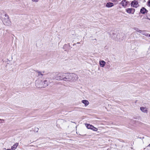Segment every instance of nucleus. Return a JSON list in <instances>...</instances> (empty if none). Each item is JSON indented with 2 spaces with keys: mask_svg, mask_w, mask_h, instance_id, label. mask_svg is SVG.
Segmentation results:
<instances>
[{
  "mask_svg": "<svg viewBox=\"0 0 150 150\" xmlns=\"http://www.w3.org/2000/svg\"><path fill=\"white\" fill-rule=\"evenodd\" d=\"M2 21L5 25H8L11 23V22L10 21L8 16L6 13H5L4 15H3L1 16Z\"/></svg>",
  "mask_w": 150,
  "mask_h": 150,
  "instance_id": "nucleus-3",
  "label": "nucleus"
},
{
  "mask_svg": "<svg viewBox=\"0 0 150 150\" xmlns=\"http://www.w3.org/2000/svg\"><path fill=\"white\" fill-rule=\"evenodd\" d=\"M148 11L144 7H142L140 10V13L143 14H144L145 13H147Z\"/></svg>",
  "mask_w": 150,
  "mask_h": 150,
  "instance_id": "nucleus-9",
  "label": "nucleus"
},
{
  "mask_svg": "<svg viewBox=\"0 0 150 150\" xmlns=\"http://www.w3.org/2000/svg\"><path fill=\"white\" fill-rule=\"evenodd\" d=\"M131 6L134 8H137L139 6L138 1L137 0L132 1L131 4Z\"/></svg>",
  "mask_w": 150,
  "mask_h": 150,
  "instance_id": "nucleus-6",
  "label": "nucleus"
},
{
  "mask_svg": "<svg viewBox=\"0 0 150 150\" xmlns=\"http://www.w3.org/2000/svg\"><path fill=\"white\" fill-rule=\"evenodd\" d=\"M39 81H36L35 86L36 87L39 88H44L48 86L50 84V82L48 79H46L44 80L43 81H41V82L40 85H38V83H39Z\"/></svg>",
  "mask_w": 150,
  "mask_h": 150,
  "instance_id": "nucleus-2",
  "label": "nucleus"
},
{
  "mask_svg": "<svg viewBox=\"0 0 150 150\" xmlns=\"http://www.w3.org/2000/svg\"><path fill=\"white\" fill-rule=\"evenodd\" d=\"M6 150H12V149H6Z\"/></svg>",
  "mask_w": 150,
  "mask_h": 150,
  "instance_id": "nucleus-25",
  "label": "nucleus"
},
{
  "mask_svg": "<svg viewBox=\"0 0 150 150\" xmlns=\"http://www.w3.org/2000/svg\"><path fill=\"white\" fill-rule=\"evenodd\" d=\"M110 67V64L108 63L107 64V68H109Z\"/></svg>",
  "mask_w": 150,
  "mask_h": 150,
  "instance_id": "nucleus-18",
  "label": "nucleus"
},
{
  "mask_svg": "<svg viewBox=\"0 0 150 150\" xmlns=\"http://www.w3.org/2000/svg\"><path fill=\"white\" fill-rule=\"evenodd\" d=\"M65 73H59L57 74L55 76L54 78L58 80H63L64 77Z\"/></svg>",
  "mask_w": 150,
  "mask_h": 150,
  "instance_id": "nucleus-4",
  "label": "nucleus"
},
{
  "mask_svg": "<svg viewBox=\"0 0 150 150\" xmlns=\"http://www.w3.org/2000/svg\"><path fill=\"white\" fill-rule=\"evenodd\" d=\"M36 81H39V83H38V85H41V81L39 80H38ZM41 84H42V83H41Z\"/></svg>",
  "mask_w": 150,
  "mask_h": 150,
  "instance_id": "nucleus-20",
  "label": "nucleus"
},
{
  "mask_svg": "<svg viewBox=\"0 0 150 150\" xmlns=\"http://www.w3.org/2000/svg\"><path fill=\"white\" fill-rule=\"evenodd\" d=\"M80 43V42H78L77 43V44H79Z\"/></svg>",
  "mask_w": 150,
  "mask_h": 150,
  "instance_id": "nucleus-27",
  "label": "nucleus"
},
{
  "mask_svg": "<svg viewBox=\"0 0 150 150\" xmlns=\"http://www.w3.org/2000/svg\"><path fill=\"white\" fill-rule=\"evenodd\" d=\"M134 29L136 31L139 32L140 33H141L142 32V30H139V29L137 28H134Z\"/></svg>",
  "mask_w": 150,
  "mask_h": 150,
  "instance_id": "nucleus-15",
  "label": "nucleus"
},
{
  "mask_svg": "<svg viewBox=\"0 0 150 150\" xmlns=\"http://www.w3.org/2000/svg\"><path fill=\"white\" fill-rule=\"evenodd\" d=\"M78 79L77 75L74 73H65L63 81H74Z\"/></svg>",
  "mask_w": 150,
  "mask_h": 150,
  "instance_id": "nucleus-1",
  "label": "nucleus"
},
{
  "mask_svg": "<svg viewBox=\"0 0 150 150\" xmlns=\"http://www.w3.org/2000/svg\"><path fill=\"white\" fill-rule=\"evenodd\" d=\"M135 9L133 8H127L126 9V11L129 13L134 14Z\"/></svg>",
  "mask_w": 150,
  "mask_h": 150,
  "instance_id": "nucleus-7",
  "label": "nucleus"
},
{
  "mask_svg": "<svg viewBox=\"0 0 150 150\" xmlns=\"http://www.w3.org/2000/svg\"><path fill=\"white\" fill-rule=\"evenodd\" d=\"M85 125L86 127L88 129H92L95 131H97L98 130V129L97 128L94 127L92 125L87 124H86Z\"/></svg>",
  "mask_w": 150,
  "mask_h": 150,
  "instance_id": "nucleus-5",
  "label": "nucleus"
},
{
  "mask_svg": "<svg viewBox=\"0 0 150 150\" xmlns=\"http://www.w3.org/2000/svg\"><path fill=\"white\" fill-rule=\"evenodd\" d=\"M0 121H4V120H2L1 119H0Z\"/></svg>",
  "mask_w": 150,
  "mask_h": 150,
  "instance_id": "nucleus-26",
  "label": "nucleus"
},
{
  "mask_svg": "<svg viewBox=\"0 0 150 150\" xmlns=\"http://www.w3.org/2000/svg\"><path fill=\"white\" fill-rule=\"evenodd\" d=\"M146 36L148 37H150V34H147L145 35Z\"/></svg>",
  "mask_w": 150,
  "mask_h": 150,
  "instance_id": "nucleus-21",
  "label": "nucleus"
},
{
  "mask_svg": "<svg viewBox=\"0 0 150 150\" xmlns=\"http://www.w3.org/2000/svg\"><path fill=\"white\" fill-rule=\"evenodd\" d=\"M145 18L150 20V18H149L147 16H146V18Z\"/></svg>",
  "mask_w": 150,
  "mask_h": 150,
  "instance_id": "nucleus-23",
  "label": "nucleus"
},
{
  "mask_svg": "<svg viewBox=\"0 0 150 150\" xmlns=\"http://www.w3.org/2000/svg\"><path fill=\"white\" fill-rule=\"evenodd\" d=\"M150 147V144H149L147 146V147Z\"/></svg>",
  "mask_w": 150,
  "mask_h": 150,
  "instance_id": "nucleus-24",
  "label": "nucleus"
},
{
  "mask_svg": "<svg viewBox=\"0 0 150 150\" xmlns=\"http://www.w3.org/2000/svg\"><path fill=\"white\" fill-rule=\"evenodd\" d=\"M18 145V143H16L13 146H12L11 149L12 150H15Z\"/></svg>",
  "mask_w": 150,
  "mask_h": 150,
  "instance_id": "nucleus-13",
  "label": "nucleus"
},
{
  "mask_svg": "<svg viewBox=\"0 0 150 150\" xmlns=\"http://www.w3.org/2000/svg\"><path fill=\"white\" fill-rule=\"evenodd\" d=\"M140 110L144 113H147L148 110L146 108L141 107L140 108Z\"/></svg>",
  "mask_w": 150,
  "mask_h": 150,
  "instance_id": "nucleus-11",
  "label": "nucleus"
},
{
  "mask_svg": "<svg viewBox=\"0 0 150 150\" xmlns=\"http://www.w3.org/2000/svg\"><path fill=\"white\" fill-rule=\"evenodd\" d=\"M106 64V62L103 60H100L99 61V64L102 67H103Z\"/></svg>",
  "mask_w": 150,
  "mask_h": 150,
  "instance_id": "nucleus-10",
  "label": "nucleus"
},
{
  "mask_svg": "<svg viewBox=\"0 0 150 150\" xmlns=\"http://www.w3.org/2000/svg\"><path fill=\"white\" fill-rule=\"evenodd\" d=\"M129 3V2L126 0H122L120 3V4L122 5L123 7H125Z\"/></svg>",
  "mask_w": 150,
  "mask_h": 150,
  "instance_id": "nucleus-8",
  "label": "nucleus"
},
{
  "mask_svg": "<svg viewBox=\"0 0 150 150\" xmlns=\"http://www.w3.org/2000/svg\"><path fill=\"white\" fill-rule=\"evenodd\" d=\"M39 130V128H35L34 129V131L36 132H38Z\"/></svg>",
  "mask_w": 150,
  "mask_h": 150,
  "instance_id": "nucleus-17",
  "label": "nucleus"
},
{
  "mask_svg": "<svg viewBox=\"0 0 150 150\" xmlns=\"http://www.w3.org/2000/svg\"><path fill=\"white\" fill-rule=\"evenodd\" d=\"M37 72L38 74V76H41L42 77L43 75V74H42L41 72L38 71H37Z\"/></svg>",
  "mask_w": 150,
  "mask_h": 150,
  "instance_id": "nucleus-16",
  "label": "nucleus"
},
{
  "mask_svg": "<svg viewBox=\"0 0 150 150\" xmlns=\"http://www.w3.org/2000/svg\"><path fill=\"white\" fill-rule=\"evenodd\" d=\"M147 4L148 6L150 7V0H149L147 2Z\"/></svg>",
  "mask_w": 150,
  "mask_h": 150,
  "instance_id": "nucleus-19",
  "label": "nucleus"
},
{
  "mask_svg": "<svg viewBox=\"0 0 150 150\" xmlns=\"http://www.w3.org/2000/svg\"><path fill=\"white\" fill-rule=\"evenodd\" d=\"M113 6V4L110 2L106 4V6L108 8L112 7Z\"/></svg>",
  "mask_w": 150,
  "mask_h": 150,
  "instance_id": "nucleus-14",
  "label": "nucleus"
},
{
  "mask_svg": "<svg viewBox=\"0 0 150 150\" xmlns=\"http://www.w3.org/2000/svg\"><path fill=\"white\" fill-rule=\"evenodd\" d=\"M32 1L35 2H37L39 0H32Z\"/></svg>",
  "mask_w": 150,
  "mask_h": 150,
  "instance_id": "nucleus-22",
  "label": "nucleus"
},
{
  "mask_svg": "<svg viewBox=\"0 0 150 150\" xmlns=\"http://www.w3.org/2000/svg\"><path fill=\"white\" fill-rule=\"evenodd\" d=\"M82 102L84 104L85 106H87L89 104V102L87 100H82Z\"/></svg>",
  "mask_w": 150,
  "mask_h": 150,
  "instance_id": "nucleus-12",
  "label": "nucleus"
}]
</instances>
